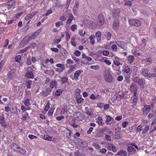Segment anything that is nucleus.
<instances>
[{"label": "nucleus", "instance_id": "f257e3e1", "mask_svg": "<svg viewBox=\"0 0 156 156\" xmlns=\"http://www.w3.org/2000/svg\"><path fill=\"white\" fill-rule=\"evenodd\" d=\"M132 80L140 86L143 85L145 83V80L144 78L137 76L133 77L132 79Z\"/></svg>", "mask_w": 156, "mask_h": 156}, {"label": "nucleus", "instance_id": "f03ea898", "mask_svg": "<svg viewBox=\"0 0 156 156\" xmlns=\"http://www.w3.org/2000/svg\"><path fill=\"white\" fill-rule=\"evenodd\" d=\"M33 69L31 66H28L27 68L26 76L28 78L33 79L34 76L33 73Z\"/></svg>", "mask_w": 156, "mask_h": 156}, {"label": "nucleus", "instance_id": "7ed1b4c3", "mask_svg": "<svg viewBox=\"0 0 156 156\" xmlns=\"http://www.w3.org/2000/svg\"><path fill=\"white\" fill-rule=\"evenodd\" d=\"M104 78L105 80L108 83H111L113 80V78L111 73L108 72L105 73Z\"/></svg>", "mask_w": 156, "mask_h": 156}, {"label": "nucleus", "instance_id": "20e7f679", "mask_svg": "<svg viewBox=\"0 0 156 156\" xmlns=\"http://www.w3.org/2000/svg\"><path fill=\"white\" fill-rule=\"evenodd\" d=\"M97 19V24L98 26H101L104 24L105 22V20L102 15L100 14H99L98 16Z\"/></svg>", "mask_w": 156, "mask_h": 156}, {"label": "nucleus", "instance_id": "39448f33", "mask_svg": "<svg viewBox=\"0 0 156 156\" xmlns=\"http://www.w3.org/2000/svg\"><path fill=\"white\" fill-rule=\"evenodd\" d=\"M128 22L130 25L135 26L138 27L141 25V22L138 20H129Z\"/></svg>", "mask_w": 156, "mask_h": 156}, {"label": "nucleus", "instance_id": "423d86ee", "mask_svg": "<svg viewBox=\"0 0 156 156\" xmlns=\"http://www.w3.org/2000/svg\"><path fill=\"white\" fill-rule=\"evenodd\" d=\"M113 18H119L120 17V9H115L113 11L112 14Z\"/></svg>", "mask_w": 156, "mask_h": 156}, {"label": "nucleus", "instance_id": "0eeeda50", "mask_svg": "<svg viewBox=\"0 0 156 156\" xmlns=\"http://www.w3.org/2000/svg\"><path fill=\"white\" fill-rule=\"evenodd\" d=\"M16 70L14 69H12L7 74L8 78L9 79H12L16 76Z\"/></svg>", "mask_w": 156, "mask_h": 156}, {"label": "nucleus", "instance_id": "6e6552de", "mask_svg": "<svg viewBox=\"0 0 156 156\" xmlns=\"http://www.w3.org/2000/svg\"><path fill=\"white\" fill-rule=\"evenodd\" d=\"M137 86L134 83H132L130 86V91L134 93L133 96L136 95L137 93Z\"/></svg>", "mask_w": 156, "mask_h": 156}, {"label": "nucleus", "instance_id": "1a4fd4ad", "mask_svg": "<svg viewBox=\"0 0 156 156\" xmlns=\"http://www.w3.org/2000/svg\"><path fill=\"white\" fill-rule=\"evenodd\" d=\"M115 43L118 47H120L124 49H126V44L124 42L118 41H116Z\"/></svg>", "mask_w": 156, "mask_h": 156}, {"label": "nucleus", "instance_id": "9d476101", "mask_svg": "<svg viewBox=\"0 0 156 156\" xmlns=\"http://www.w3.org/2000/svg\"><path fill=\"white\" fill-rule=\"evenodd\" d=\"M74 116L76 119L79 121H82L83 119L82 114L80 112H75L74 114Z\"/></svg>", "mask_w": 156, "mask_h": 156}, {"label": "nucleus", "instance_id": "9b49d317", "mask_svg": "<svg viewBox=\"0 0 156 156\" xmlns=\"http://www.w3.org/2000/svg\"><path fill=\"white\" fill-rule=\"evenodd\" d=\"M151 109V106L150 105H145L143 108V114L147 115L150 112Z\"/></svg>", "mask_w": 156, "mask_h": 156}, {"label": "nucleus", "instance_id": "f8f14e48", "mask_svg": "<svg viewBox=\"0 0 156 156\" xmlns=\"http://www.w3.org/2000/svg\"><path fill=\"white\" fill-rule=\"evenodd\" d=\"M107 147L108 150L112 151L114 152H116L117 151L115 146L112 143H108Z\"/></svg>", "mask_w": 156, "mask_h": 156}, {"label": "nucleus", "instance_id": "ddd939ff", "mask_svg": "<svg viewBox=\"0 0 156 156\" xmlns=\"http://www.w3.org/2000/svg\"><path fill=\"white\" fill-rule=\"evenodd\" d=\"M85 113L88 116H91L94 113V109L92 108H88L86 107L85 108Z\"/></svg>", "mask_w": 156, "mask_h": 156}, {"label": "nucleus", "instance_id": "4468645a", "mask_svg": "<svg viewBox=\"0 0 156 156\" xmlns=\"http://www.w3.org/2000/svg\"><path fill=\"white\" fill-rule=\"evenodd\" d=\"M119 21L118 20H115L113 22L112 27L113 29L116 30L118 29L119 27Z\"/></svg>", "mask_w": 156, "mask_h": 156}, {"label": "nucleus", "instance_id": "2eb2a0df", "mask_svg": "<svg viewBox=\"0 0 156 156\" xmlns=\"http://www.w3.org/2000/svg\"><path fill=\"white\" fill-rule=\"evenodd\" d=\"M83 72L82 70H77L76 71L74 74L73 78L75 80H77L79 79V77L80 74Z\"/></svg>", "mask_w": 156, "mask_h": 156}, {"label": "nucleus", "instance_id": "dca6fc26", "mask_svg": "<svg viewBox=\"0 0 156 156\" xmlns=\"http://www.w3.org/2000/svg\"><path fill=\"white\" fill-rule=\"evenodd\" d=\"M149 70L147 69H142L140 70V73L141 75L146 77H148L149 73Z\"/></svg>", "mask_w": 156, "mask_h": 156}, {"label": "nucleus", "instance_id": "f3484780", "mask_svg": "<svg viewBox=\"0 0 156 156\" xmlns=\"http://www.w3.org/2000/svg\"><path fill=\"white\" fill-rule=\"evenodd\" d=\"M12 148L14 151H18L20 149V147L16 144L13 143L12 145Z\"/></svg>", "mask_w": 156, "mask_h": 156}, {"label": "nucleus", "instance_id": "a211bd4d", "mask_svg": "<svg viewBox=\"0 0 156 156\" xmlns=\"http://www.w3.org/2000/svg\"><path fill=\"white\" fill-rule=\"evenodd\" d=\"M127 150L129 154H132L134 153L135 151H136L135 148L132 146L128 147L127 148Z\"/></svg>", "mask_w": 156, "mask_h": 156}, {"label": "nucleus", "instance_id": "6ab92c4d", "mask_svg": "<svg viewBox=\"0 0 156 156\" xmlns=\"http://www.w3.org/2000/svg\"><path fill=\"white\" fill-rule=\"evenodd\" d=\"M131 99H132V103L133 105L135 106L136 105L137 101V97L136 95L135 96H133L131 98Z\"/></svg>", "mask_w": 156, "mask_h": 156}, {"label": "nucleus", "instance_id": "aec40b11", "mask_svg": "<svg viewBox=\"0 0 156 156\" xmlns=\"http://www.w3.org/2000/svg\"><path fill=\"white\" fill-rule=\"evenodd\" d=\"M74 18V17L73 16L72 14H70L69 15V16L68 18V19L67 20L66 23L67 24H70L72 21L73 18Z\"/></svg>", "mask_w": 156, "mask_h": 156}, {"label": "nucleus", "instance_id": "412c9836", "mask_svg": "<svg viewBox=\"0 0 156 156\" xmlns=\"http://www.w3.org/2000/svg\"><path fill=\"white\" fill-rule=\"evenodd\" d=\"M123 98V95L117 94L115 95L113 97V98L114 100H117L118 101L119 100Z\"/></svg>", "mask_w": 156, "mask_h": 156}, {"label": "nucleus", "instance_id": "4be33fe9", "mask_svg": "<svg viewBox=\"0 0 156 156\" xmlns=\"http://www.w3.org/2000/svg\"><path fill=\"white\" fill-rule=\"evenodd\" d=\"M123 71L124 73H129L130 72V68L128 66H123Z\"/></svg>", "mask_w": 156, "mask_h": 156}, {"label": "nucleus", "instance_id": "5701e85b", "mask_svg": "<svg viewBox=\"0 0 156 156\" xmlns=\"http://www.w3.org/2000/svg\"><path fill=\"white\" fill-rule=\"evenodd\" d=\"M57 85V83L55 81H52L50 83V87L51 89H53L56 88Z\"/></svg>", "mask_w": 156, "mask_h": 156}, {"label": "nucleus", "instance_id": "b1692460", "mask_svg": "<svg viewBox=\"0 0 156 156\" xmlns=\"http://www.w3.org/2000/svg\"><path fill=\"white\" fill-rule=\"evenodd\" d=\"M69 111L68 109L64 107L62 108L61 111V113L62 114H66L67 115Z\"/></svg>", "mask_w": 156, "mask_h": 156}, {"label": "nucleus", "instance_id": "393cba45", "mask_svg": "<svg viewBox=\"0 0 156 156\" xmlns=\"http://www.w3.org/2000/svg\"><path fill=\"white\" fill-rule=\"evenodd\" d=\"M117 154L119 155L125 156L127 155V153L125 151L120 150L118 152Z\"/></svg>", "mask_w": 156, "mask_h": 156}, {"label": "nucleus", "instance_id": "a878e982", "mask_svg": "<svg viewBox=\"0 0 156 156\" xmlns=\"http://www.w3.org/2000/svg\"><path fill=\"white\" fill-rule=\"evenodd\" d=\"M56 66L60 68H60L61 70H64L66 69L65 65L63 64L58 63L56 65Z\"/></svg>", "mask_w": 156, "mask_h": 156}, {"label": "nucleus", "instance_id": "bb28decb", "mask_svg": "<svg viewBox=\"0 0 156 156\" xmlns=\"http://www.w3.org/2000/svg\"><path fill=\"white\" fill-rule=\"evenodd\" d=\"M134 57L132 55H129L128 58L127 60L128 62L129 63H131L133 62L134 61Z\"/></svg>", "mask_w": 156, "mask_h": 156}, {"label": "nucleus", "instance_id": "cd10ccee", "mask_svg": "<svg viewBox=\"0 0 156 156\" xmlns=\"http://www.w3.org/2000/svg\"><path fill=\"white\" fill-rule=\"evenodd\" d=\"M92 145L94 146L96 149H100L101 147L99 143L97 142H94Z\"/></svg>", "mask_w": 156, "mask_h": 156}, {"label": "nucleus", "instance_id": "c85d7f7f", "mask_svg": "<svg viewBox=\"0 0 156 156\" xmlns=\"http://www.w3.org/2000/svg\"><path fill=\"white\" fill-rule=\"evenodd\" d=\"M61 83L62 84H63L65 83L68 82V79L67 77L66 76H64L62 78H61Z\"/></svg>", "mask_w": 156, "mask_h": 156}, {"label": "nucleus", "instance_id": "c756f323", "mask_svg": "<svg viewBox=\"0 0 156 156\" xmlns=\"http://www.w3.org/2000/svg\"><path fill=\"white\" fill-rule=\"evenodd\" d=\"M17 152H19L20 154L24 155H26L27 152V151L25 149L21 148L20 147Z\"/></svg>", "mask_w": 156, "mask_h": 156}, {"label": "nucleus", "instance_id": "7c9ffc66", "mask_svg": "<svg viewBox=\"0 0 156 156\" xmlns=\"http://www.w3.org/2000/svg\"><path fill=\"white\" fill-rule=\"evenodd\" d=\"M0 122L2 124V126H5V122L4 120V118L3 116H0Z\"/></svg>", "mask_w": 156, "mask_h": 156}, {"label": "nucleus", "instance_id": "2f4dec72", "mask_svg": "<svg viewBox=\"0 0 156 156\" xmlns=\"http://www.w3.org/2000/svg\"><path fill=\"white\" fill-rule=\"evenodd\" d=\"M149 129V126L148 125L146 126L143 129L142 133L144 134L146 133Z\"/></svg>", "mask_w": 156, "mask_h": 156}, {"label": "nucleus", "instance_id": "473e14b6", "mask_svg": "<svg viewBox=\"0 0 156 156\" xmlns=\"http://www.w3.org/2000/svg\"><path fill=\"white\" fill-rule=\"evenodd\" d=\"M75 39L76 38L75 37H73L71 38L70 41L71 45L74 47H75L76 45V43L75 42Z\"/></svg>", "mask_w": 156, "mask_h": 156}, {"label": "nucleus", "instance_id": "72a5a7b5", "mask_svg": "<svg viewBox=\"0 0 156 156\" xmlns=\"http://www.w3.org/2000/svg\"><path fill=\"white\" fill-rule=\"evenodd\" d=\"M66 68L69 67V64H73L74 62L73 61L71 60L70 59H68L66 61Z\"/></svg>", "mask_w": 156, "mask_h": 156}, {"label": "nucleus", "instance_id": "f704fd0d", "mask_svg": "<svg viewBox=\"0 0 156 156\" xmlns=\"http://www.w3.org/2000/svg\"><path fill=\"white\" fill-rule=\"evenodd\" d=\"M62 92L61 89H58L55 91V95L56 96H59L62 94Z\"/></svg>", "mask_w": 156, "mask_h": 156}, {"label": "nucleus", "instance_id": "c9c22d12", "mask_svg": "<svg viewBox=\"0 0 156 156\" xmlns=\"http://www.w3.org/2000/svg\"><path fill=\"white\" fill-rule=\"evenodd\" d=\"M94 36L91 35L89 37L90 39V43L92 44H93L95 43V41L94 39Z\"/></svg>", "mask_w": 156, "mask_h": 156}, {"label": "nucleus", "instance_id": "e433bc0d", "mask_svg": "<svg viewBox=\"0 0 156 156\" xmlns=\"http://www.w3.org/2000/svg\"><path fill=\"white\" fill-rule=\"evenodd\" d=\"M101 32L100 31H97L95 34L96 37L97 38L98 41V40H100L101 38Z\"/></svg>", "mask_w": 156, "mask_h": 156}, {"label": "nucleus", "instance_id": "4c0bfd02", "mask_svg": "<svg viewBox=\"0 0 156 156\" xmlns=\"http://www.w3.org/2000/svg\"><path fill=\"white\" fill-rule=\"evenodd\" d=\"M120 132L119 131H117L115 132V138L116 139H119L120 137Z\"/></svg>", "mask_w": 156, "mask_h": 156}, {"label": "nucleus", "instance_id": "58836bf2", "mask_svg": "<svg viewBox=\"0 0 156 156\" xmlns=\"http://www.w3.org/2000/svg\"><path fill=\"white\" fill-rule=\"evenodd\" d=\"M69 67L70 68L69 70V72H72L75 69V66L70 65H69Z\"/></svg>", "mask_w": 156, "mask_h": 156}, {"label": "nucleus", "instance_id": "ea45409f", "mask_svg": "<svg viewBox=\"0 0 156 156\" xmlns=\"http://www.w3.org/2000/svg\"><path fill=\"white\" fill-rule=\"evenodd\" d=\"M55 108L51 107L49 110L48 114L49 116H51L52 115Z\"/></svg>", "mask_w": 156, "mask_h": 156}, {"label": "nucleus", "instance_id": "a19ab883", "mask_svg": "<svg viewBox=\"0 0 156 156\" xmlns=\"http://www.w3.org/2000/svg\"><path fill=\"white\" fill-rule=\"evenodd\" d=\"M105 35L107 40L108 41H110L111 40L112 37L111 34L109 32H108L106 33Z\"/></svg>", "mask_w": 156, "mask_h": 156}, {"label": "nucleus", "instance_id": "79ce46f5", "mask_svg": "<svg viewBox=\"0 0 156 156\" xmlns=\"http://www.w3.org/2000/svg\"><path fill=\"white\" fill-rule=\"evenodd\" d=\"M32 84V81L31 80L27 81L26 82V85L27 88L29 89L31 88V85Z\"/></svg>", "mask_w": 156, "mask_h": 156}, {"label": "nucleus", "instance_id": "37998d69", "mask_svg": "<svg viewBox=\"0 0 156 156\" xmlns=\"http://www.w3.org/2000/svg\"><path fill=\"white\" fill-rule=\"evenodd\" d=\"M51 90L50 88H47L46 89V91L45 92H43V93L45 94V96H47L51 92Z\"/></svg>", "mask_w": 156, "mask_h": 156}, {"label": "nucleus", "instance_id": "c03bdc74", "mask_svg": "<svg viewBox=\"0 0 156 156\" xmlns=\"http://www.w3.org/2000/svg\"><path fill=\"white\" fill-rule=\"evenodd\" d=\"M103 121L102 117H100L98 118V124L99 125H101L102 124Z\"/></svg>", "mask_w": 156, "mask_h": 156}, {"label": "nucleus", "instance_id": "a18cd8bd", "mask_svg": "<svg viewBox=\"0 0 156 156\" xmlns=\"http://www.w3.org/2000/svg\"><path fill=\"white\" fill-rule=\"evenodd\" d=\"M156 77V73H149L148 75V78H151L152 77Z\"/></svg>", "mask_w": 156, "mask_h": 156}, {"label": "nucleus", "instance_id": "49530a36", "mask_svg": "<svg viewBox=\"0 0 156 156\" xmlns=\"http://www.w3.org/2000/svg\"><path fill=\"white\" fill-rule=\"evenodd\" d=\"M80 92V90L79 89H76L75 90V94L76 96V98H77V97L78 96Z\"/></svg>", "mask_w": 156, "mask_h": 156}, {"label": "nucleus", "instance_id": "de8ad7c7", "mask_svg": "<svg viewBox=\"0 0 156 156\" xmlns=\"http://www.w3.org/2000/svg\"><path fill=\"white\" fill-rule=\"evenodd\" d=\"M90 68L94 70H98L100 69V66L98 65L96 66H90Z\"/></svg>", "mask_w": 156, "mask_h": 156}, {"label": "nucleus", "instance_id": "09e8293b", "mask_svg": "<svg viewBox=\"0 0 156 156\" xmlns=\"http://www.w3.org/2000/svg\"><path fill=\"white\" fill-rule=\"evenodd\" d=\"M15 3L14 2H11L8 1L7 2L5 3V4L9 6L12 7L13 6V5H14Z\"/></svg>", "mask_w": 156, "mask_h": 156}, {"label": "nucleus", "instance_id": "8fccbe9b", "mask_svg": "<svg viewBox=\"0 0 156 156\" xmlns=\"http://www.w3.org/2000/svg\"><path fill=\"white\" fill-rule=\"evenodd\" d=\"M77 28V26L76 24L72 25L70 27V29L72 31H74Z\"/></svg>", "mask_w": 156, "mask_h": 156}, {"label": "nucleus", "instance_id": "3c124183", "mask_svg": "<svg viewBox=\"0 0 156 156\" xmlns=\"http://www.w3.org/2000/svg\"><path fill=\"white\" fill-rule=\"evenodd\" d=\"M50 108V103L48 102L47 104L46 105V106H45V107L44 108V110L46 112H47L48 110Z\"/></svg>", "mask_w": 156, "mask_h": 156}, {"label": "nucleus", "instance_id": "603ef678", "mask_svg": "<svg viewBox=\"0 0 156 156\" xmlns=\"http://www.w3.org/2000/svg\"><path fill=\"white\" fill-rule=\"evenodd\" d=\"M15 61L18 62H20L21 61V57L20 55H18V56H16L15 58Z\"/></svg>", "mask_w": 156, "mask_h": 156}, {"label": "nucleus", "instance_id": "864d4df0", "mask_svg": "<svg viewBox=\"0 0 156 156\" xmlns=\"http://www.w3.org/2000/svg\"><path fill=\"white\" fill-rule=\"evenodd\" d=\"M104 133L101 131H98L97 133V136L98 137H101L103 136Z\"/></svg>", "mask_w": 156, "mask_h": 156}, {"label": "nucleus", "instance_id": "5fc2aeb1", "mask_svg": "<svg viewBox=\"0 0 156 156\" xmlns=\"http://www.w3.org/2000/svg\"><path fill=\"white\" fill-rule=\"evenodd\" d=\"M25 105L26 106H27L29 105L30 101L29 99H26L23 102Z\"/></svg>", "mask_w": 156, "mask_h": 156}, {"label": "nucleus", "instance_id": "6e6d98bb", "mask_svg": "<svg viewBox=\"0 0 156 156\" xmlns=\"http://www.w3.org/2000/svg\"><path fill=\"white\" fill-rule=\"evenodd\" d=\"M60 52L61 53L63 56L65 55L66 54V51L65 49L64 48H62L61 49Z\"/></svg>", "mask_w": 156, "mask_h": 156}, {"label": "nucleus", "instance_id": "4d7b16f0", "mask_svg": "<svg viewBox=\"0 0 156 156\" xmlns=\"http://www.w3.org/2000/svg\"><path fill=\"white\" fill-rule=\"evenodd\" d=\"M44 139L45 140L48 141H51L52 140L51 137L48 135L44 136Z\"/></svg>", "mask_w": 156, "mask_h": 156}, {"label": "nucleus", "instance_id": "13d9d810", "mask_svg": "<svg viewBox=\"0 0 156 156\" xmlns=\"http://www.w3.org/2000/svg\"><path fill=\"white\" fill-rule=\"evenodd\" d=\"M77 98L76 100V102L78 104L80 103L84 100V99L81 98Z\"/></svg>", "mask_w": 156, "mask_h": 156}, {"label": "nucleus", "instance_id": "bf43d9fd", "mask_svg": "<svg viewBox=\"0 0 156 156\" xmlns=\"http://www.w3.org/2000/svg\"><path fill=\"white\" fill-rule=\"evenodd\" d=\"M107 150L105 148L100 149L99 152L101 153L102 154H105L107 152Z\"/></svg>", "mask_w": 156, "mask_h": 156}, {"label": "nucleus", "instance_id": "052dcab7", "mask_svg": "<svg viewBox=\"0 0 156 156\" xmlns=\"http://www.w3.org/2000/svg\"><path fill=\"white\" fill-rule=\"evenodd\" d=\"M74 55L76 56H79L80 55V52L78 50H76L74 52Z\"/></svg>", "mask_w": 156, "mask_h": 156}, {"label": "nucleus", "instance_id": "680f3d73", "mask_svg": "<svg viewBox=\"0 0 156 156\" xmlns=\"http://www.w3.org/2000/svg\"><path fill=\"white\" fill-rule=\"evenodd\" d=\"M28 137L31 140L37 138V136L32 134H29L28 135Z\"/></svg>", "mask_w": 156, "mask_h": 156}, {"label": "nucleus", "instance_id": "e2e57ef3", "mask_svg": "<svg viewBox=\"0 0 156 156\" xmlns=\"http://www.w3.org/2000/svg\"><path fill=\"white\" fill-rule=\"evenodd\" d=\"M32 18L30 14L27 15L25 17V19L26 20H28Z\"/></svg>", "mask_w": 156, "mask_h": 156}, {"label": "nucleus", "instance_id": "0e129e2a", "mask_svg": "<svg viewBox=\"0 0 156 156\" xmlns=\"http://www.w3.org/2000/svg\"><path fill=\"white\" fill-rule=\"evenodd\" d=\"M55 24L56 27H58L60 26L61 25H62L63 23L62 22L59 21L56 22L55 23Z\"/></svg>", "mask_w": 156, "mask_h": 156}, {"label": "nucleus", "instance_id": "69168bd1", "mask_svg": "<svg viewBox=\"0 0 156 156\" xmlns=\"http://www.w3.org/2000/svg\"><path fill=\"white\" fill-rule=\"evenodd\" d=\"M105 140H106L110 141L111 140V137L110 136L106 134L105 137Z\"/></svg>", "mask_w": 156, "mask_h": 156}, {"label": "nucleus", "instance_id": "338daca9", "mask_svg": "<svg viewBox=\"0 0 156 156\" xmlns=\"http://www.w3.org/2000/svg\"><path fill=\"white\" fill-rule=\"evenodd\" d=\"M109 54V52L107 50H104L103 52V55L105 56H107Z\"/></svg>", "mask_w": 156, "mask_h": 156}, {"label": "nucleus", "instance_id": "774afa93", "mask_svg": "<svg viewBox=\"0 0 156 156\" xmlns=\"http://www.w3.org/2000/svg\"><path fill=\"white\" fill-rule=\"evenodd\" d=\"M97 106L99 108H102L104 107V104L102 103H98L97 104Z\"/></svg>", "mask_w": 156, "mask_h": 156}]
</instances>
